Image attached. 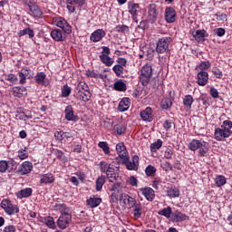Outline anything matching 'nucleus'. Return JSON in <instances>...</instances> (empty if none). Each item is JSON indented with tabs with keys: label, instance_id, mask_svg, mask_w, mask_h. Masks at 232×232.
I'll use <instances>...</instances> for the list:
<instances>
[{
	"label": "nucleus",
	"instance_id": "nucleus-1",
	"mask_svg": "<svg viewBox=\"0 0 232 232\" xmlns=\"http://www.w3.org/2000/svg\"><path fill=\"white\" fill-rule=\"evenodd\" d=\"M188 149L190 151H198V157H208L209 153V142L204 140L192 139L188 144Z\"/></svg>",
	"mask_w": 232,
	"mask_h": 232
},
{
	"label": "nucleus",
	"instance_id": "nucleus-2",
	"mask_svg": "<svg viewBox=\"0 0 232 232\" xmlns=\"http://www.w3.org/2000/svg\"><path fill=\"white\" fill-rule=\"evenodd\" d=\"M232 121L226 120L223 121L221 128H216L214 131V137L216 140L222 142L226 139H229V136L232 135Z\"/></svg>",
	"mask_w": 232,
	"mask_h": 232
},
{
	"label": "nucleus",
	"instance_id": "nucleus-3",
	"mask_svg": "<svg viewBox=\"0 0 232 232\" xmlns=\"http://www.w3.org/2000/svg\"><path fill=\"white\" fill-rule=\"evenodd\" d=\"M153 75V67L150 63H146L142 66L140 70V81L142 86H148L150 81H151V76Z\"/></svg>",
	"mask_w": 232,
	"mask_h": 232
},
{
	"label": "nucleus",
	"instance_id": "nucleus-4",
	"mask_svg": "<svg viewBox=\"0 0 232 232\" xmlns=\"http://www.w3.org/2000/svg\"><path fill=\"white\" fill-rule=\"evenodd\" d=\"M171 41H173V39L169 36L160 38L156 44L157 53H166V52H169V44H171Z\"/></svg>",
	"mask_w": 232,
	"mask_h": 232
},
{
	"label": "nucleus",
	"instance_id": "nucleus-5",
	"mask_svg": "<svg viewBox=\"0 0 232 232\" xmlns=\"http://www.w3.org/2000/svg\"><path fill=\"white\" fill-rule=\"evenodd\" d=\"M53 24L58 28H61L63 33L70 35L72 34V25L66 21V19L63 18L62 16H55L53 18Z\"/></svg>",
	"mask_w": 232,
	"mask_h": 232
},
{
	"label": "nucleus",
	"instance_id": "nucleus-6",
	"mask_svg": "<svg viewBox=\"0 0 232 232\" xmlns=\"http://www.w3.org/2000/svg\"><path fill=\"white\" fill-rule=\"evenodd\" d=\"M107 175V179H109V182H115V180H119V168L115 167L113 163H110V167L105 172Z\"/></svg>",
	"mask_w": 232,
	"mask_h": 232
},
{
	"label": "nucleus",
	"instance_id": "nucleus-7",
	"mask_svg": "<svg viewBox=\"0 0 232 232\" xmlns=\"http://www.w3.org/2000/svg\"><path fill=\"white\" fill-rule=\"evenodd\" d=\"M123 164H125L127 169L133 171L139 168V156L134 155L132 157V161H130V158L127 156L123 158Z\"/></svg>",
	"mask_w": 232,
	"mask_h": 232
},
{
	"label": "nucleus",
	"instance_id": "nucleus-8",
	"mask_svg": "<svg viewBox=\"0 0 232 232\" xmlns=\"http://www.w3.org/2000/svg\"><path fill=\"white\" fill-rule=\"evenodd\" d=\"M72 222V214L61 215L57 220V226L60 229H66Z\"/></svg>",
	"mask_w": 232,
	"mask_h": 232
},
{
	"label": "nucleus",
	"instance_id": "nucleus-9",
	"mask_svg": "<svg viewBox=\"0 0 232 232\" xmlns=\"http://www.w3.org/2000/svg\"><path fill=\"white\" fill-rule=\"evenodd\" d=\"M86 0H66L67 10L69 14H75V5L77 6H84Z\"/></svg>",
	"mask_w": 232,
	"mask_h": 232
},
{
	"label": "nucleus",
	"instance_id": "nucleus-10",
	"mask_svg": "<svg viewBox=\"0 0 232 232\" xmlns=\"http://www.w3.org/2000/svg\"><path fill=\"white\" fill-rule=\"evenodd\" d=\"M165 21L166 23L171 24L177 21V11L175 8L169 6L165 9Z\"/></svg>",
	"mask_w": 232,
	"mask_h": 232
},
{
	"label": "nucleus",
	"instance_id": "nucleus-11",
	"mask_svg": "<svg viewBox=\"0 0 232 232\" xmlns=\"http://www.w3.org/2000/svg\"><path fill=\"white\" fill-rule=\"evenodd\" d=\"M109 191H111V193H118L121 197V195L124 194V184L119 180H114L111 182Z\"/></svg>",
	"mask_w": 232,
	"mask_h": 232
},
{
	"label": "nucleus",
	"instance_id": "nucleus-12",
	"mask_svg": "<svg viewBox=\"0 0 232 232\" xmlns=\"http://www.w3.org/2000/svg\"><path fill=\"white\" fill-rule=\"evenodd\" d=\"M148 15H149V21L151 24H153V23H156L157 19L159 18L157 5L151 4L149 5Z\"/></svg>",
	"mask_w": 232,
	"mask_h": 232
},
{
	"label": "nucleus",
	"instance_id": "nucleus-13",
	"mask_svg": "<svg viewBox=\"0 0 232 232\" xmlns=\"http://www.w3.org/2000/svg\"><path fill=\"white\" fill-rule=\"evenodd\" d=\"M140 116L144 122H153V110L151 107H147L145 110L141 111Z\"/></svg>",
	"mask_w": 232,
	"mask_h": 232
},
{
	"label": "nucleus",
	"instance_id": "nucleus-14",
	"mask_svg": "<svg viewBox=\"0 0 232 232\" xmlns=\"http://www.w3.org/2000/svg\"><path fill=\"white\" fill-rule=\"evenodd\" d=\"M170 98H163L160 102V107L162 110H169L173 106V101H175V93L169 92Z\"/></svg>",
	"mask_w": 232,
	"mask_h": 232
},
{
	"label": "nucleus",
	"instance_id": "nucleus-15",
	"mask_svg": "<svg viewBox=\"0 0 232 232\" xmlns=\"http://www.w3.org/2000/svg\"><path fill=\"white\" fill-rule=\"evenodd\" d=\"M34 82L40 86H48V84H50V81H48V78H46V73H44V72L36 73L34 76Z\"/></svg>",
	"mask_w": 232,
	"mask_h": 232
},
{
	"label": "nucleus",
	"instance_id": "nucleus-16",
	"mask_svg": "<svg viewBox=\"0 0 232 232\" xmlns=\"http://www.w3.org/2000/svg\"><path fill=\"white\" fill-rule=\"evenodd\" d=\"M106 37V31L103 29H97L91 34V41L92 43H99L102 41V38Z\"/></svg>",
	"mask_w": 232,
	"mask_h": 232
},
{
	"label": "nucleus",
	"instance_id": "nucleus-17",
	"mask_svg": "<svg viewBox=\"0 0 232 232\" xmlns=\"http://www.w3.org/2000/svg\"><path fill=\"white\" fill-rule=\"evenodd\" d=\"M65 120L72 121V122H77L79 121V117L74 114L73 112V107L72 105H68L65 107Z\"/></svg>",
	"mask_w": 232,
	"mask_h": 232
},
{
	"label": "nucleus",
	"instance_id": "nucleus-18",
	"mask_svg": "<svg viewBox=\"0 0 232 232\" xmlns=\"http://www.w3.org/2000/svg\"><path fill=\"white\" fill-rule=\"evenodd\" d=\"M34 169V165L30 161H24L18 168V173L21 175H28Z\"/></svg>",
	"mask_w": 232,
	"mask_h": 232
},
{
	"label": "nucleus",
	"instance_id": "nucleus-19",
	"mask_svg": "<svg viewBox=\"0 0 232 232\" xmlns=\"http://www.w3.org/2000/svg\"><path fill=\"white\" fill-rule=\"evenodd\" d=\"M189 220V216L180 212V210H176L172 213L171 221L172 222H184Z\"/></svg>",
	"mask_w": 232,
	"mask_h": 232
},
{
	"label": "nucleus",
	"instance_id": "nucleus-20",
	"mask_svg": "<svg viewBox=\"0 0 232 232\" xmlns=\"http://www.w3.org/2000/svg\"><path fill=\"white\" fill-rule=\"evenodd\" d=\"M209 81V74L208 72L199 71L197 75V82L198 86H206Z\"/></svg>",
	"mask_w": 232,
	"mask_h": 232
},
{
	"label": "nucleus",
	"instance_id": "nucleus-21",
	"mask_svg": "<svg viewBox=\"0 0 232 232\" xmlns=\"http://www.w3.org/2000/svg\"><path fill=\"white\" fill-rule=\"evenodd\" d=\"M140 191L149 202L155 200V190H153V188L147 187L140 188Z\"/></svg>",
	"mask_w": 232,
	"mask_h": 232
},
{
	"label": "nucleus",
	"instance_id": "nucleus-22",
	"mask_svg": "<svg viewBox=\"0 0 232 232\" xmlns=\"http://www.w3.org/2000/svg\"><path fill=\"white\" fill-rule=\"evenodd\" d=\"M132 208V214H133V218L134 220H139L142 217V203L140 201H137Z\"/></svg>",
	"mask_w": 232,
	"mask_h": 232
},
{
	"label": "nucleus",
	"instance_id": "nucleus-23",
	"mask_svg": "<svg viewBox=\"0 0 232 232\" xmlns=\"http://www.w3.org/2000/svg\"><path fill=\"white\" fill-rule=\"evenodd\" d=\"M120 201L123 202V204L125 206H129V208H131V207L135 206L137 199H135V198L130 197V195L124 193V194H121Z\"/></svg>",
	"mask_w": 232,
	"mask_h": 232
},
{
	"label": "nucleus",
	"instance_id": "nucleus-24",
	"mask_svg": "<svg viewBox=\"0 0 232 232\" xmlns=\"http://www.w3.org/2000/svg\"><path fill=\"white\" fill-rule=\"evenodd\" d=\"M33 117L32 111L29 110H24L23 111H17L15 114L16 121H28Z\"/></svg>",
	"mask_w": 232,
	"mask_h": 232
},
{
	"label": "nucleus",
	"instance_id": "nucleus-25",
	"mask_svg": "<svg viewBox=\"0 0 232 232\" xmlns=\"http://www.w3.org/2000/svg\"><path fill=\"white\" fill-rule=\"evenodd\" d=\"M53 209L54 211H59L61 213V215H69V214H71L70 213V208L64 203H60V202L55 203L53 206Z\"/></svg>",
	"mask_w": 232,
	"mask_h": 232
},
{
	"label": "nucleus",
	"instance_id": "nucleus-26",
	"mask_svg": "<svg viewBox=\"0 0 232 232\" xmlns=\"http://www.w3.org/2000/svg\"><path fill=\"white\" fill-rule=\"evenodd\" d=\"M208 36L209 34H208V31H206L205 29L197 30L196 33L193 34L195 41H197L198 43H204V41H206V37Z\"/></svg>",
	"mask_w": 232,
	"mask_h": 232
},
{
	"label": "nucleus",
	"instance_id": "nucleus-27",
	"mask_svg": "<svg viewBox=\"0 0 232 232\" xmlns=\"http://www.w3.org/2000/svg\"><path fill=\"white\" fill-rule=\"evenodd\" d=\"M30 67H23L18 72V77L20 79V84H26V78L30 79Z\"/></svg>",
	"mask_w": 232,
	"mask_h": 232
},
{
	"label": "nucleus",
	"instance_id": "nucleus-28",
	"mask_svg": "<svg viewBox=\"0 0 232 232\" xmlns=\"http://www.w3.org/2000/svg\"><path fill=\"white\" fill-rule=\"evenodd\" d=\"M32 193H34V189H32V188H25L16 192V198H19V200H23V198L32 197Z\"/></svg>",
	"mask_w": 232,
	"mask_h": 232
},
{
	"label": "nucleus",
	"instance_id": "nucleus-29",
	"mask_svg": "<svg viewBox=\"0 0 232 232\" xmlns=\"http://www.w3.org/2000/svg\"><path fill=\"white\" fill-rule=\"evenodd\" d=\"M51 37L57 43L63 42L65 39L64 33L61 29H53L51 31Z\"/></svg>",
	"mask_w": 232,
	"mask_h": 232
},
{
	"label": "nucleus",
	"instance_id": "nucleus-30",
	"mask_svg": "<svg viewBox=\"0 0 232 232\" xmlns=\"http://www.w3.org/2000/svg\"><path fill=\"white\" fill-rule=\"evenodd\" d=\"M101 204H102V198H101L92 197V198H89L86 200V206H88L89 208H92V209H93L94 208H99Z\"/></svg>",
	"mask_w": 232,
	"mask_h": 232
},
{
	"label": "nucleus",
	"instance_id": "nucleus-31",
	"mask_svg": "<svg viewBox=\"0 0 232 232\" xmlns=\"http://www.w3.org/2000/svg\"><path fill=\"white\" fill-rule=\"evenodd\" d=\"M116 151L120 157V159H126L128 157V150H126V145L124 142H120L116 145Z\"/></svg>",
	"mask_w": 232,
	"mask_h": 232
},
{
	"label": "nucleus",
	"instance_id": "nucleus-32",
	"mask_svg": "<svg viewBox=\"0 0 232 232\" xmlns=\"http://www.w3.org/2000/svg\"><path fill=\"white\" fill-rule=\"evenodd\" d=\"M12 93L14 97L21 99V97H24V95H27L28 92L26 91V87L17 86L12 89Z\"/></svg>",
	"mask_w": 232,
	"mask_h": 232
},
{
	"label": "nucleus",
	"instance_id": "nucleus-33",
	"mask_svg": "<svg viewBox=\"0 0 232 232\" xmlns=\"http://www.w3.org/2000/svg\"><path fill=\"white\" fill-rule=\"evenodd\" d=\"M54 137L56 140H68L69 139H73V133L60 130L54 133Z\"/></svg>",
	"mask_w": 232,
	"mask_h": 232
},
{
	"label": "nucleus",
	"instance_id": "nucleus-34",
	"mask_svg": "<svg viewBox=\"0 0 232 232\" xmlns=\"http://www.w3.org/2000/svg\"><path fill=\"white\" fill-rule=\"evenodd\" d=\"M55 182V176L52 173L43 174L40 179V184H53Z\"/></svg>",
	"mask_w": 232,
	"mask_h": 232
},
{
	"label": "nucleus",
	"instance_id": "nucleus-35",
	"mask_svg": "<svg viewBox=\"0 0 232 232\" xmlns=\"http://www.w3.org/2000/svg\"><path fill=\"white\" fill-rule=\"evenodd\" d=\"M130 104H131V102L130 98L128 97L123 98L119 103L118 111L121 112L128 111V110H130Z\"/></svg>",
	"mask_w": 232,
	"mask_h": 232
},
{
	"label": "nucleus",
	"instance_id": "nucleus-36",
	"mask_svg": "<svg viewBox=\"0 0 232 232\" xmlns=\"http://www.w3.org/2000/svg\"><path fill=\"white\" fill-rule=\"evenodd\" d=\"M99 59L102 64H105L106 66H113V63H115V60L113 58L110 57L108 54H100Z\"/></svg>",
	"mask_w": 232,
	"mask_h": 232
},
{
	"label": "nucleus",
	"instance_id": "nucleus-37",
	"mask_svg": "<svg viewBox=\"0 0 232 232\" xmlns=\"http://www.w3.org/2000/svg\"><path fill=\"white\" fill-rule=\"evenodd\" d=\"M29 10L33 14L34 17H37L38 19H43V10L39 8V5H37V4L31 5L29 7Z\"/></svg>",
	"mask_w": 232,
	"mask_h": 232
},
{
	"label": "nucleus",
	"instance_id": "nucleus-38",
	"mask_svg": "<svg viewBox=\"0 0 232 232\" xmlns=\"http://www.w3.org/2000/svg\"><path fill=\"white\" fill-rule=\"evenodd\" d=\"M167 196H169V198H177V197H180V190L179 188L172 186L167 188Z\"/></svg>",
	"mask_w": 232,
	"mask_h": 232
},
{
	"label": "nucleus",
	"instance_id": "nucleus-39",
	"mask_svg": "<svg viewBox=\"0 0 232 232\" xmlns=\"http://www.w3.org/2000/svg\"><path fill=\"white\" fill-rule=\"evenodd\" d=\"M24 35H28L29 39H34V37H35V33L32 28L27 27L18 32V37H24Z\"/></svg>",
	"mask_w": 232,
	"mask_h": 232
},
{
	"label": "nucleus",
	"instance_id": "nucleus-40",
	"mask_svg": "<svg viewBox=\"0 0 232 232\" xmlns=\"http://www.w3.org/2000/svg\"><path fill=\"white\" fill-rule=\"evenodd\" d=\"M113 89L116 92H126L128 90V87L126 86V83L122 80H117L113 84Z\"/></svg>",
	"mask_w": 232,
	"mask_h": 232
},
{
	"label": "nucleus",
	"instance_id": "nucleus-41",
	"mask_svg": "<svg viewBox=\"0 0 232 232\" xmlns=\"http://www.w3.org/2000/svg\"><path fill=\"white\" fill-rule=\"evenodd\" d=\"M139 8H140V5L139 4H135L133 2L128 3L129 14H130V15L139 14Z\"/></svg>",
	"mask_w": 232,
	"mask_h": 232
},
{
	"label": "nucleus",
	"instance_id": "nucleus-42",
	"mask_svg": "<svg viewBox=\"0 0 232 232\" xmlns=\"http://www.w3.org/2000/svg\"><path fill=\"white\" fill-rule=\"evenodd\" d=\"M214 182L217 188H222V186H226V184L227 183V179L224 175H217L214 179Z\"/></svg>",
	"mask_w": 232,
	"mask_h": 232
},
{
	"label": "nucleus",
	"instance_id": "nucleus-43",
	"mask_svg": "<svg viewBox=\"0 0 232 232\" xmlns=\"http://www.w3.org/2000/svg\"><path fill=\"white\" fill-rule=\"evenodd\" d=\"M6 215L12 216L14 213H19V206L12 204V202L5 209Z\"/></svg>",
	"mask_w": 232,
	"mask_h": 232
},
{
	"label": "nucleus",
	"instance_id": "nucleus-44",
	"mask_svg": "<svg viewBox=\"0 0 232 232\" xmlns=\"http://www.w3.org/2000/svg\"><path fill=\"white\" fill-rule=\"evenodd\" d=\"M113 130L116 135H124L126 133V125L123 123H117L113 126Z\"/></svg>",
	"mask_w": 232,
	"mask_h": 232
},
{
	"label": "nucleus",
	"instance_id": "nucleus-45",
	"mask_svg": "<svg viewBox=\"0 0 232 232\" xmlns=\"http://www.w3.org/2000/svg\"><path fill=\"white\" fill-rule=\"evenodd\" d=\"M194 101L195 100L191 94H187L183 98V105L188 108V110H191V106L193 105Z\"/></svg>",
	"mask_w": 232,
	"mask_h": 232
},
{
	"label": "nucleus",
	"instance_id": "nucleus-46",
	"mask_svg": "<svg viewBox=\"0 0 232 232\" xmlns=\"http://www.w3.org/2000/svg\"><path fill=\"white\" fill-rule=\"evenodd\" d=\"M211 68V62L205 61L201 62L199 64L196 66V70H199V72H206V70H209Z\"/></svg>",
	"mask_w": 232,
	"mask_h": 232
},
{
	"label": "nucleus",
	"instance_id": "nucleus-47",
	"mask_svg": "<svg viewBox=\"0 0 232 232\" xmlns=\"http://www.w3.org/2000/svg\"><path fill=\"white\" fill-rule=\"evenodd\" d=\"M44 224L49 227L50 229H55L57 226L55 225V220L52 216H48L44 218Z\"/></svg>",
	"mask_w": 232,
	"mask_h": 232
},
{
	"label": "nucleus",
	"instance_id": "nucleus-48",
	"mask_svg": "<svg viewBox=\"0 0 232 232\" xmlns=\"http://www.w3.org/2000/svg\"><path fill=\"white\" fill-rule=\"evenodd\" d=\"M158 214L161 215V217H165L166 218H171V216L173 215V210L171 207H168L166 208L160 210Z\"/></svg>",
	"mask_w": 232,
	"mask_h": 232
},
{
	"label": "nucleus",
	"instance_id": "nucleus-49",
	"mask_svg": "<svg viewBox=\"0 0 232 232\" xmlns=\"http://www.w3.org/2000/svg\"><path fill=\"white\" fill-rule=\"evenodd\" d=\"M106 183V176L102 175L96 179V191H101L102 186Z\"/></svg>",
	"mask_w": 232,
	"mask_h": 232
},
{
	"label": "nucleus",
	"instance_id": "nucleus-50",
	"mask_svg": "<svg viewBox=\"0 0 232 232\" xmlns=\"http://www.w3.org/2000/svg\"><path fill=\"white\" fill-rule=\"evenodd\" d=\"M87 77H91L92 79H105L106 76L102 73H97L95 71L87 70L86 71Z\"/></svg>",
	"mask_w": 232,
	"mask_h": 232
},
{
	"label": "nucleus",
	"instance_id": "nucleus-51",
	"mask_svg": "<svg viewBox=\"0 0 232 232\" xmlns=\"http://www.w3.org/2000/svg\"><path fill=\"white\" fill-rule=\"evenodd\" d=\"M162 148V140L158 139L154 143L150 144V151L151 153H156L157 150H160Z\"/></svg>",
	"mask_w": 232,
	"mask_h": 232
},
{
	"label": "nucleus",
	"instance_id": "nucleus-52",
	"mask_svg": "<svg viewBox=\"0 0 232 232\" xmlns=\"http://www.w3.org/2000/svg\"><path fill=\"white\" fill-rule=\"evenodd\" d=\"M115 32H118V34H130V27L128 25L124 24H118L115 27Z\"/></svg>",
	"mask_w": 232,
	"mask_h": 232
},
{
	"label": "nucleus",
	"instance_id": "nucleus-53",
	"mask_svg": "<svg viewBox=\"0 0 232 232\" xmlns=\"http://www.w3.org/2000/svg\"><path fill=\"white\" fill-rule=\"evenodd\" d=\"M78 95L83 102H88L92 99V92L90 91H85L83 92H78Z\"/></svg>",
	"mask_w": 232,
	"mask_h": 232
},
{
	"label": "nucleus",
	"instance_id": "nucleus-54",
	"mask_svg": "<svg viewBox=\"0 0 232 232\" xmlns=\"http://www.w3.org/2000/svg\"><path fill=\"white\" fill-rule=\"evenodd\" d=\"M53 153L61 162H68V158L64 156V152L62 150L56 149L53 150Z\"/></svg>",
	"mask_w": 232,
	"mask_h": 232
},
{
	"label": "nucleus",
	"instance_id": "nucleus-55",
	"mask_svg": "<svg viewBox=\"0 0 232 232\" xmlns=\"http://www.w3.org/2000/svg\"><path fill=\"white\" fill-rule=\"evenodd\" d=\"M98 146H99V148H101V150H102V151L105 155H110L111 151H110V146L108 145V142L100 141L98 143Z\"/></svg>",
	"mask_w": 232,
	"mask_h": 232
},
{
	"label": "nucleus",
	"instance_id": "nucleus-56",
	"mask_svg": "<svg viewBox=\"0 0 232 232\" xmlns=\"http://www.w3.org/2000/svg\"><path fill=\"white\" fill-rule=\"evenodd\" d=\"M78 93L90 91V87L84 82H80L76 87Z\"/></svg>",
	"mask_w": 232,
	"mask_h": 232
},
{
	"label": "nucleus",
	"instance_id": "nucleus-57",
	"mask_svg": "<svg viewBox=\"0 0 232 232\" xmlns=\"http://www.w3.org/2000/svg\"><path fill=\"white\" fill-rule=\"evenodd\" d=\"M155 173H157V169L153 167V165H149L145 169V174L147 177H155Z\"/></svg>",
	"mask_w": 232,
	"mask_h": 232
},
{
	"label": "nucleus",
	"instance_id": "nucleus-58",
	"mask_svg": "<svg viewBox=\"0 0 232 232\" xmlns=\"http://www.w3.org/2000/svg\"><path fill=\"white\" fill-rule=\"evenodd\" d=\"M71 94H72V88L68 86V84L63 85L62 88L61 97H63V98L70 97Z\"/></svg>",
	"mask_w": 232,
	"mask_h": 232
},
{
	"label": "nucleus",
	"instance_id": "nucleus-59",
	"mask_svg": "<svg viewBox=\"0 0 232 232\" xmlns=\"http://www.w3.org/2000/svg\"><path fill=\"white\" fill-rule=\"evenodd\" d=\"M5 80L11 82V84H17L18 78H17V75L14 73H10L5 76Z\"/></svg>",
	"mask_w": 232,
	"mask_h": 232
},
{
	"label": "nucleus",
	"instance_id": "nucleus-60",
	"mask_svg": "<svg viewBox=\"0 0 232 232\" xmlns=\"http://www.w3.org/2000/svg\"><path fill=\"white\" fill-rule=\"evenodd\" d=\"M17 169V162L15 160H11L7 161V170L10 172L15 171Z\"/></svg>",
	"mask_w": 232,
	"mask_h": 232
},
{
	"label": "nucleus",
	"instance_id": "nucleus-61",
	"mask_svg": "<svg viewBox=\"0 0 232 232\" xmlns=\"http://www.w3.org/2000/svg\"><path fill=\"white\" fill-rule=\"evenodd\" d=\"M112 72H114L117 77H121L124 73V67L116 64L112 67Z\"/></svg>",
	"mask_w": 232,
	"mask_h": 232
},
{
	"label": "nucleus",
	"instance_id": "nucleus-62",
	"mask_svg": "<svg viewBox=\"0 0 232 232\" xmlns=\"http://www.w3.org/2000/svg\"><path fill=\"white\" fill-rule=\"evenodd\" d=\"M27 157L28 151L26 150V149H20L18 150V158L20 159V160H24Z\"/></svg>",
	"mask_w": 232,
	"mask_h": 232
},
{
	"label": "nucleus",
	"instance_id": "nucleus-63",
	"mask_svg": "<svg viewBox=\"0 0 232 232\" xmlns=\"http://www.w3.org/2000/svg\"><path fill=\"white\" fill-rule=\"evenodd\" d=\"M212 73L217 79H222L224 73L218 69V67L212 68Z\"/></svg>",
	"mask_w": 232,
	"mask_h": 232
},
{
	"label": "nucleus",
	"instance_id": "nucleus-64",
	"mask_svg": "<svg viewBox=\"0 0 232 232\" xmlns=\"http://www.w3.org/2000/svg\"><path fill=\"white\" fill-rule=\"evenodd\" d=\"M173 120H166L163 122V128L164 130H166V131H169L170 128H173Z\"/></svg>",
	"mask_w": 232,
	"mask_h": 232
}]
</instances>
